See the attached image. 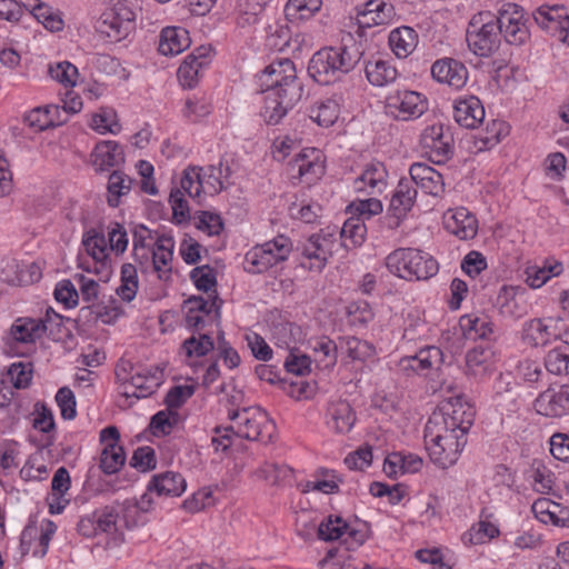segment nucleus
<instances>
[{
	"label": "nucleus",
	"instance_id": "nucleus-1",
	"mask_svg": "<svg viewBox=\"0 0 569 569\" xmlns=\"http://www.w3.org/2000/svg\"><path fill=\"white\" fill-rule=\"evenodd\" d=\"M259 81L260 92L264 94L260 114L269 126L278 124L305 96L303 81L290 59H280L267 66Z\"/></svg>",
	"mask_w": 569,
	"mask_h": 569
},
{
	"label": "nucleus",
	"instance_id": "nucleus-2",
	"mask_svg": "<svg viewBox=\"0 0 569 569\" xmlns=\"http://www.w3.org/2000/svg\"><path fill=\"white\" fill-rule=\"evenodd\" d=\"M449 422L443 413L435 410L425 427V442L431 460L441 468L452 466L467 443V438Z\"/></svg>",
	"mask_w": 569,
	"mask_h": 569
},
{
	"label": "nucleus",
	"instance_id": "nucleus-3",
	"mask_svg": "<svg viewBox=\"0 0 569 569\" xmlns=\"http://www.w3.org/2000/svg\"><path fill=\"white\" fill-rule=\"evenodd\" d=\"M361 57L357 48H323L312 56L308 72L316 82L327 86L350 72Z\"/></svg>",
	"mask_w": 569,
	"mask_h": 569
},
{
	"label": "nucleus",
	"instance_id": "nucleus-4",
	"mask_svg": "<svg viewBox=\"0 0 569 569\" xmlns=\"http://www.w3.org/2000/svg\"><path fill=\"white\" fill-rule=\"evenodd\" d=\"M389 271L406 280H427L438 272V262L427 252L413 248H399L388 254Z\"/></svg>",
	"mask_w": 569,
	"mask_h": 569
},
{
	"label": "nucleus",
	"instance_id": "nucleus-5",
	"mask_svg": "<svg viewBox=\"0 0 569 569\" xmlns=\"http://www.w3.org/2000/svg\"><path fill=\"white\" fill-rule=\"evenodd\" d=\"M141 13L142 0H116L113 8L101 16L97 29L111 41H120L136 29Z\"/></svg>",
	"mask_w": 569,
	"mask_h": 569
},
{
	"label": "nucleus",
	"instance_id": "nucleus-6",
	"mask_svg": "<svg viewBox=\"0 0 569 569\" xmlns=\"http://www.w3.org/2000/svg\"><path fill=\"white\" fill-rule=\"evenodd\" d=\"M466 39L470 50L479 57H489L500 44L499 26L489 12L475 14L467 28Z\"/></svg>",
	"mask_w": 569,
	"mask_h": 569
},
{
	"label": "nucleus",
	"instance_id": "nucleus-7",
	"mask_svg": "<svg viewBox=\"0 0 569 569\" xmlns=\"http://www.w3.org/2000/svg\"><path fill=\"white\" fill-rule=\"evenodd\" d=\"M228 417L232 421H238L237 435L251 441H264L266 437H271L274 428L267 413L258 407L231 409Z\"/></svg>",
	"mask_w": 569,
	"mask_h": 569
},
{
	"label": "nucleus",
	"instance_id": "nucleus-8",
	"mask_svg": "<svg viewBox=\"0 0 569 569\" xmlns=\"http://www.w3.org/2000/svg\"><path fill=\"white\" fill-rule=\"evenodd\" d=\"M561 321L560 317H549L547 319H531L523 325L522 340L532 346H545L551 339H566L565 332L562 333L558 325Z\"/></svg>",
	"mask_w": 569,
	"mask_h": 569
},
{
	"label": "nucleus",
	"instance_id": "nucleus-9",
	"mask_svg": "<svg viewBox=\"0 0 569 569\" xmlns=\"http://www.w3.org/2000/svg\"><path fill=\"white\" fill-rule=\"evenodd\" d=\"M416 198L417 189L411 181L406 178L400 179L388 209L387 223L390 229L400 226L402 219L413 207Z\"/></svg>",
	"mask_w": 569,
	"mask_h": 569
},
{
	"label": "nucleus",
	"instance_id": "nucleus-10",
	"mask_svg": "<svg viewBox=\"0 0 569 569\" xmlns=\"http://www.w3.org/2000/svg\"><path fill=\"white\" fill-rule=\"evenodd\" d=\"M451 140L450 137H445L441 124H432L423 130L420 144L430 161L441 164L453 153Z\"/></svg>",
	"mask_w": 569,
	"mask_h": 569
},
{
	"label": "nucleus",
	"instance_id": "nucleus-11",
	"mask_svg": "<svg viewBox=\"0 0 569 569\" xmlns=\"http://www.w3.org/2000/svg\"><path fill=\"white\" fill-rule=\"evenodd\" d=\"M437 410L447 418L449 427L460 432V437H465L473 423L475 410L461 396L449 398Z\"/></svg>",
	"mask_w": 569,
	"mask_h": 569
},
{
	"label": "nucleus",
	"instance_id": "nucleus-12",
	"mask_svg": "<svg viewBox=\"0 0 569 569\" xmlns=\"http://www.w3.org/2000/svg\"><path fill=\"white\" fill-rule=\"evenodd\" d=\"M387 108L396 119L407 121L420 117L426 110V104L420 93L405 90L389 96Z\"/></svg>",
	"mask_w": 569,
	"mask_h": 569
},
{
	"label": "nucleus",
	"instance_id": "nucleus-13",
	"mask_svg": "<svg viewBox=\"0 0 569 569\" xmlns=\"http://www.w3.org/2000/svg\"><path fill=\"white\" fill-rule=\"evenodd\" d=\"M431 74L438 82L447 83L456 89L462 88L468 79V70L465 64L452 58L437 60L431 67Z\"/></svg>",
	"mask_w": 569,
	"mask_h": 569
},
{
	"label": "nucleus",
	"instance_id": "nucleus-14",
	"mask_svg": "<svg viewBox=\"0 0 569 569\" xmlns=\"http://www.w3.org/2000/svg\"><path fill=\"white\" fill-rule=\"evenodd\" d=\"M410 181L420 187L427 194L439 196L445 190L442 174L432 167L416 162L409 169Z\"/></svg>",
	"mask_w": 569,
	"mask_h": 569
},
{
	"label": "nucleus",
	"instance_id": "nucleus-15",
	"mask_svg": "<svg viewBox=\"0 0 569 569\" xmlns=\"http://www.w3.org/2000/svg\"><path fill=\"white\" fill-rule=\"evenodd\" d=\"M91 162L99 171L109 170L124 163L122 147L112 140L100 141L91 153Z\"/></svg>",
	"mask_w": 569,
	"mask_h": 569
},
{
	"label": "nucleus",
	"instance_id": "nucleus-16",
	"mask_svg": "<svg viewBox=\"0 0 569 569\" xmlns=\"http://www.w3.org/2000/svg\"><path fill=\"white\" fill-rule=\"evenodd\" d=\"M453 118L461 127L473 129L483 121V106L475 96L458 100L455 104Z\"/></svg>",
	"mask_w": 569,
	"mask_h": 569
},
{
	"label": "nucleus",
	"instance_id": "nucleus-17",
	"mask_svg": "<svg viewBox=\"0 0 569 569\" xmlns=\"http://www.w3.org/2000/svg\"><path fill=\"white\" fill-rule=\"evenodd\" d=\"M187 488L186 479L178 472L166 471L152 477L148 485L149 492L158 496L179 497Z\"/></svg>",
	"mask_w": 569,
	"mask_h": 569
},
{
	"label": "nucleus",
	"instance_id": "nucleus-18",
	"mask_svg": "<svg viewBox=\"0 0 569 569\" xmlns=\"http://www.w3.org/2000/svg\"><path fill=\"white\" fill-rule=\"evenodd\" d=\"M539 412L546 416L560 417L569 411V383L563 385L557 392L545 391L536 400Z\"/></svg>",
	"mask_w": 569,
	"mask_h": 569
},
{
	"label": "nucleus",
	"instance_id": "nucleus-19",
	"mask_svg": "<svg viewBox=\"0 0 569 569\" xmlns=\"http://www.w3.org/2000/svg\"><path fill=\"white\" fill-rule=\"evenodd\" d=\"M328 417L329 428L337 433L349 432L356 422V413L346 400L331 402L328 407Z\"/></svg>",
	"mask_w": 569,
	"mask_h": 569
},
{
	"label": "nucleus",
	"instance_id": "nucleus-20",
	"mask_svg": "<svg viewBox=\"0 0 569 569\" xmlns=\"http://www.w3.org/2000/svg\"><path fill=\"white\" fill-rule=\"evenodd\" d=\"M190 46L189 32L183 28L168 27L160 33L158 50L163 56L181 53Z\"/></svg>",
	"mask_w": 569,
	"mask_h": 569
},
{
	"label": "nucleus",
	"instance_id": "nucleus-21",
	"mask_svg": "<svg viewBox=\"0 0 569 569\" xmlns=\"http://www.w3.org/2000/svg\"><path fill=\"white\" fill-rule=\"evenodd\" d=\"M292 170H297L300 177L310 176L311 180L319 179L325 172V166L320 160V151L317 149L299 152L290 162Z\"/></svg>",
	"mask_w": 569,
	"mask_h": 569
},
{
	"label": "nucleus",
	"instance_id": "nucleus-22",
	"mask_svg": "<svg viewBox=\"0 0 569 569\" xmlns=\"http://www.w3.org/2000/svg\"><path fill=\"white\" fill-rule=\"evenodd\" d=\"M519 17L511 16L507 10L500 12V16L496 19L497 26H499V34L503 33L505 39L510 44L520 46L529 38V31L523 23L520 22Z\"/></svg>",
	"mask_w": 569,
	"mask_h": 569
},
{
	"label": "nucleus",
	"instance_id": "nucleus-23",
	"mask_svg": "<svg viewBox=\"0 0 569 569\" xmlns=\"http://www.w3.org/2000/svg\"><path fill=\"white\" fill-rule=\"evenodd\" d=\"M34 262L22 269L16 259H0V280L12 286H29L33 283V272L31 268Z\"/></svg>",
	"mask_w": 569,
	"mask_h": 569
},
{
	"label": "nucleus",
	"instance_id": "nucleus-24",
	"mask_svg": "<svg viewBox=\"0 0 569 569\" xmlns=\"http://www.w3.org/2000/svg\"><path fill=\"white\" fill-rule=\"evenodd\" d=\"M448 230L461 240H469L478 232V222L467 209L459 208L447 222Z\"/></svg>",
	"mask_w": 569,
	"mask_h": 569
},
{
	"label": "nucleus",
	"instance_id": "nucleus-25",
	"mask_svg": "<svg viewBox=\"0 0 569 569\" xmlns=\"http://www.w3.org/2000/svg\"><path fill=\"white\" fill-rule=\"evenodd\" d=\"M497 303L502 316L521 318L527 313L523 297L513 287L503 286L498 293Z\"/></svg>",
	"mask_w": 569,
	"mask_h": 569
},
{
	"label": "nucleus",
	"instance_id": "nucleus-26",
	"mask_svg": "<svg viewBox=\"0 0 569 569\" xmlns=\"http://www.w3.org/2000/svg\"><path fill=\"white\" fill-rule=\"evenodd\" d=\"M223 300L219 297L217 290L208 295V298L202 296H191L183 301L182 309L188 310V313L200 312L210 315L214 312L216 320L221 318V308Z\"/></svg>",
	"mask_w": 569,
	"mask_h": 569
},
{
	"label": "nucleus",
	"instance_id": "nucleus-27",
	"mask_svg": "<svg viewBox=\"0 0 569 569\" xmlns=\"http://www.w3.org/2000/svg\"><path fill=\"white\" fill-rule=\"evenodd\" d=\"M316 529L319 539L325 541H335L342 537L346 530L349 529V526L341 517L330 515L321 521L318 527L312 525L311 531L305 533L299 530V535L307 539L311 537L312 531Z\"/></svg>",
	"mask_w": 569,
	"mask_h": 569
},
{
	"label": "nucleus",
	"instance_id": "nucleus-28",
	"mask_svg": "<svg viewBox=\"0 0 569 569\" xmlns=\"http://www.w3.org/2000/svg\"><path fill=\"white\" fill-rule=\"evenodd\" d=\"M366 77L372 86L383 87L397 79V69L382 59L368 61L365 64Z\"/></svg>",
	"mask_w": 569,
	"mask_h": 569
},
{
	"label": "nucleus",
	"instance_id": "nucleus-29",
	"mask_svg": "<svg viewBox=\"0 0 569 569\" xmlns=\"http://www.w3.org/2000/svg\"><path fill=\"white\" fill-rule=\"evenodd\" d=\"M274 264H277V259L263 243L253 247L244 257V270L250 273H262Z\"/></svg>",
	"mask_w": 569,
	"mask_h": 569
},
{
	"label": "nucleus",
	"instance_id": "nucleus-30",
	"mask_svg": "<svg viewBox=\"0 0 569 569\" xmlns=\"http://www.w3.org/2000/svg\"><path fill=\"white\" fill-rule=\"evenodd\" d=\"M367 232V227L363 218L350 217L343 223L340 229V242L346 249L355 248L360 246Z\"/></svg>",
	"mask_w": 569,
	"mask_h": 569
},
{
	"label": "nucleus",
	"instance_id": "nucleus-31",
	"mask_svg": "<svg viewBox=\"0 0 569 569\" xmlns=\"http://www.w3.org/2000/svg\"><path fill=\"white\" fill-rule=\"evenodd\" d=\"M409 366L416 371L439 369L443 363V353L440 348L429 346L421 349L418 353L406 359Z\"/></svg>",
	"mask_w": 569,
	"mask_h": 569
},
{
	"label": "nucleus",
	"instance_id": "nucleus-32",
	"mask_svg": "<svg viewBox=\"0 0 569 569\" xmlns=\"http://www.w3.org/2000/svg\"><path fill=\"white\" fill-rule=\"evenodd\" d=\"M416 37L415 30L410 27L397 28L389 34L390 48L397 57L406 58L416 47Z\"/></svg>",
	"mask_w": 569,
	"mask_h": 569
},
{
	"label": "nucleus",
	"instance_id": "nucleus-33",
	"mask_svg": "<svg viewBox=\"0 0 569 569\" xmlns=\"http://www.w3.org/2000/svg\"><path fill=\"white\" fill-rule=\"evenodd\" d=\"M113 306L92 303L80 309V316L88 322L101 320L103 323H112L121 313V308L114 299H111Z\"/></svg>",
	"mask_w": 569,
	"mask_h": 569
},
{
	"label": "nucleus",
	"instance_id": "nucleus-34",
	"mask_svg": "<svg viewBox=\"0 0 569 569\" xmlns=\"http://www.w3.org/2000/svg\"><path fill=\"white\" fill-rule=\"evenodd\" d=\"M126 462V453L121 446L109 442L102 450L99 468L106 475H113L120 470Z\"/></svg>",
	"mask_w": 569,
	"mask_h": 569
},
{
	"label": "nucleus",
	"instance_id": "nucleus-35",
	"mask_svg": "<svg viewBox=\"0 0 569 569\" xmlns=\"http://www.w3.org/2000/svg\"><path fill=\"white\" fill-rule=\"evenodd\" d=\"M563 271L562 263L559 261H555L550 263L546 261L542 267H529L526 270V282L531 288H540L543 286L551 277H557Z\"/></svg>",
	"mask_w": 569,
	"mask_h": 569
},
{
	"label": "nucleus",
	"instance_id": "nucleus-36",
	"mask_svg": "<svg viewBox=\"0 0 569 569\" xmlns=\"http://www.w3.org/2000/svg\"><path fill=\"white\" fill-rule=\"evenodd\" d=\"M322 0H289L284 14L291 22L311 18L321 8Z\"/></svg>",
	"mask_w": 569,
	"mask_h": 569
},
{
	"label": "nucleus",
	"instance_id": "nucleus-37",
	"mask_svg": "<svg viewBox=\"0 0 569 569\" xmlns=\"http://www.w3.org/2000/svg\"><path fill=\"white\" fill-rule=\"evenodd\" d=\"M174 241L172 237L161 234L157 238L153 249L151 250L152 266L158 272L167 267L173 256Z\"/></svg>",
	"mask_w": 569,
	"mask_h": 569
},
{
	"label": "nucleus",
	"instance_id": "nucleus-38",
	"mask_svg": "<svg viewBox=\"0 0 569 569\" xmlns=\"http://www.w3.org/2000/svg\"><path fill=\"white\" fill-rule=\"evenodd\" d=\"M387 170L381 162L369 163L362 174L356 180L358 189L362 187L360 183L368 184L371 193L381 191L386 186Z\"/></svg>",
	"mask_w": 569,
	"mask_h": 569
},
{
	"label": "nucleus",
	"instance_id": "nucleus-39",
	"mask_svg": "<svg viewBox=\"0 0 569 569\" xmlns=\"http://www.w3.org/2000/svg\"><path fill=\"white\" fill-rule=\"evenodd\" d=\"M82 243L87 252L97 261L104 264L108 257V246L106 237L96 229H90L83 234Z\"/></svg>",
	"mask_w": 569,
	"mask_h": 569
},
{
	"label": "nucleus",
	"instance_id": "nucleus-40",
	"mask_svg": "<svg viewBox=\"0 0 569 569\" xmlns=\"http://www.w3.org/2000/svg\"><path fill=\"white\" fill-rule=\"evenodd\" d=\"M62 12L58 8H53L48 3L38 0V23L50 32H59L64 28Z\"/></svg>",
	"mask_w": 569,
	"mask_h": 569
},
{
	"label": "nucleus",
	"instance_id": "nucleus-41",
	"mask_svg": "<svg viewBox=\"0 0 569 569\" xmlns=\"http://www.w3.org/2000/svg\"><path fill=\"white\" fill-rule=\"evenodd\" d=\"M56 429V423L53 419V415L50 409L46 407V405H41L38 407V430L44 435L43 439H38V450L41 451L48 449L54 441L53 431Z\"/></svg>",
	"mask_w": 569,
	"mask_h": 569
},
{
	"label": "nucleus",
	"instance_id": "nucleus-42",
	"mask_svg": "<svg viewBox=\"0 0 569 569\" xmlns=\"http://www.w3.org/2000/svg\"><path fill=\"white\" fill-rule=\"evenodd\" d=\"M121 507L122 505L106 506L93 512L99 532L111 533L119 530Z\"/></svg>",
	"mask_w": 569,
	"mask_h": 569
},
{
	"label": "nucleus",
	"instance_id": "nucleus-43",
	"mask_svg": "<svg viewBox=\"0 0 569 569\" xmlns=\"http://www.w3.org/2000/svg\"><path fill=\"white\" fill-rule=\"evenodd\" d=\"M8 376L14 388H27L32 380L33 363L29 358L13 362L8 368Z\"/></svg>",
	"mask_w": 569,
	"mask_h": 569
},
{
	"label": "nucleus",
	"instance_id": "nucleus-44",
	"mask_svg": "<svg viewBox=\"0 0 569 569\" xmlns=\"http://www.w3.org/2000/svg\"><path fill=\"white\" fill-rule=\"evenodd\" d=\"M132 180L124 174L122 171L114 170L108 180V191L110 196L108 197V203L111 207H117L119 204V198L122 194H126L131 189Z\"/></svg>",
	"mask_w": 569,
	"mask_h": 569
},
{
	"label": "nucleus",
	"instance_id": "nucleus-45",
	"mask_svg": "<svg viewBox=\"0 0 569 569\" xmlns=\"http://www.w3.org/2000/svg\"><path fill=\"white\" fill-rule=\"evenodd\" d=\"M69 116L59 106L38 107V131L62 126L68 121Z\"/></svg>",
	"mask_w": 569,
	"mask_h": 569
},
{
	"label": "nucleus",
	"instance_id": "nucleus-46",
	"mask_svg": "<svg viewBox=\"0 0 569 569\" xmlns=\"http://www.w3.org/2000/svg\"><path fill=\"white\" fill-rule=\"evenodd\" d=\"M182 349L188 358L203 357L214 349V342L207 333L193 335L183 341Z\"/></svg>",
	"mask_w": 569,
	"mask_h": 569
},
{
	"label": "nucleus",
	"instance_id": "nucleus-47",
	"mask_svg": "<svg viewBox=\"0 0 569 569\" xmlns=\"http://www.w3.org/2000/svg\"><path fill=\"white\" fill-rule=\"evenodd\" d=\"M461 327L467 331L468 336L473 339H490L493 335L492 323L479 317H462Z\"/></svg>",
	"mask_w": 569,
	"mask_h": 569
},
{
	"label": "nucleus",
	"instance_id": "nucleus-48",
	"mask_svg": "<svg viewBox=\"0 0 569 569\" xmlns=\"http://www.w3.org/2000/svg\"><path fill=\"white\" fill-rule=\"evenodd\" d=\"M190 279L194 283L196 288L206 293H211L217 290V277L216 270L209 264L196 267L190 272Z\"/></svg>",
	"mask_w": 569,
	"mask_h": 569
},
{
	"label": "nucleus",
	"instance_id": "nucleus-49",
	"mask_svg": "<svg viewBox=\"0 0 569 569\" xmlns=\"http://www.w3.org/2000/svg\"><path fill=\"white\" fill-rule=\"evenodd\" d=\"M565 16L568 14L565 12L562 4H542L533 12L535 21L542 29H549L551 22H557L560 27V21H563Z\"/></svg>",
	"mask_w": 569,
	"mask_h": 569
},
{
	"label": "nucleus",
	"instance_id": "nucleus-50",
	"mask_svg": "<svg viewBox=\"0 0 569 569\" xmlns=\"http://www.w3.org/2000/svg\"><path fill=\"white\" fill-rule=\"evenodd\" d=\"M338 110L339 107L336 101H321L310 109V118L321 127H329L337 120Z\"/></svg>",
	"mask_w": 569,
	"mask_h": 569
},
{
	"label": "nucleus",
	"instance_id": "nucleus-51",
	"mask_svg": "<svg viewBox=\"0 0 569 569\" xmlns=\"http://www.w3.org/2000/svg\"><path fill=\"white\" fill-rule=\"evenodd\" d=\"M339 347L345 349L352 360L363 361L373 353L372 347L367 341L356 337L339 338Z\"/></svg>",
	"mask_w": 569,
	"mask_h": 569
},
{
	"label": "nucleus",
	"instance_id": "nucleus-52",
	"mask_svg": "<svg viewBox=\"0 0 569 569\" xmlns=\"http://www.w3.org/2000/svg\"><path fill=\"white\" fill-rule=\"evenodd\" d=\"M10 333L16 347H18L19 345H32L34 342L36 335V320L31 318L17 319L11 327Z\"/></svg>",
	"mask_w": 569,
	"mask_h": 569
},
{
	"label": "nucleus",
	"instance_id": "nucleus-53",
	"mask_svg": "<svg viewBox=\"0 0 569 569\" xmlns=\"http://www.w3.org/2000/svg\"><path fill=\"white\" fill-rule=\"evenodd\" d=\"M313 351L316 353V361L323 368H331L336 365L338 345L335 341L322 338L316 342Z\"/></svg>",
	"mask_w": 569,
	"mask_h": 569
},
{
	"label": "nucleus",
	"instance_id": "nucleus-54",
	"mask_svg": "<svg viewBox=\"0 0 569 569\" xmlns=\"http://www.w3.org/2000/svg\"><path fill=\"white\" fill-rule=\"evenodd\" d=\"M545 368L552 375H569V353L561 348L550 350L545 358Z\"/></svg>",
	"mask_w": 569,
	"mask_h": 569
},
{
	"label": "nucleus",
	"instance_id": "nucleus-55",
	"mask_svg": "<svg viewBox=\"0 0 569 569\" xmlns=\"http://www.w3.org/2000/svg\"><path fill=\"white\" fill-rule=\"evenodd\" d=\"M489 357L490 353L482 347H476L469 350L466 355V373L473 377L485 373V365Z\"/></svg>",
	"mask_w": 569,
	"mask_h": 569
},
{
	"label": "nucleus",
	"instance_id": "nucleus-56",
	"mask_svg": "<svg viewBox=\"0 0 569 569\" xmlns=\"http://www.w3.org/2000/svg\"><path fill=\"white\" fill-rule=\"evenodd\" d=\"M48 74L51 79L64 84L66 87L76 84L79 74L77 67L68 61L58 62L56 66L48 64Z\"/></svg>",
	"mask_w": 569,
	"mask_h": 569
},
{
	"label": "nucleus",
	"instance_id": "nucleus-57",
	"mask_svg": "<svg viewBox=\"0 0 569 569\" xmlns=\"http://www.w3.org/2000/svg\"><path fill=\"white\" fill-rule=\"evenodd\" d=\"M499 535V529L496 525L489 521H480L476 527H472L468 533L463 536V540L471 545H480L490 540Z\"/></svg>",
	"mask_w": 569,
	"mask_h": 569
},
{
	"label": "nucleus",
	"instance_id": "nucleus-58",
	"mask_svg": "<svg viewBox=\"0 0 569 569\" xmlns=\"http://www.w3.org/2000/svg\"><path fill=\"white\" fill-rule=\"evenodd\" d=\"M62 318L51 308H47L46 318L38 319V340L42 336L52 337V341L57 342L59 338L56 336L60 332Z\"/></svg>",
	"mask_w": 569,
	"mask_h": 569
},
{
	"label": "nucleus",
	"instance_id": "nucleus-59",
	"mask_svg": "<svg viewBox=\"0 0 569 569\" xmlns=\"http://www.w3.org/2000/svg\"><path fill=\"white\" fill-rule=\"evenodd\" d=\"M318 236H310L307 243L303 244L302 254L309 259H316L319 261V268L326 264L328 258L332 254L331 248L327 247V243L318 242Z\"/></svg>",
	"mask_w": 569,
	"mask_h": 569
},
{
	"label": "nucleus",
	"instance_id": "nucleus-60",
	"mask_svg": "<svg viewBox=\"0 0 569 569\" xmlns=\"http://www.w3.org/2000/svg\"><path fill=\"white\" fill-rule=\"evenodd\" d=\"M395 14L393 6L380 8L370 13H358V23L361 28H371L376 26L387 24L391 21Z\"/></svg>",
	"mask_w": 569,
	"mask_h": 569
},
{
	"label": "nucleus",
	"instance_id": "nucleus-61",
	"mask_svg": "<svg viewBox=\"0 0 569 569\" xmlns=\"http://www.w3.org/2000/svg\"><path fill=\"white\" fill-rule=\"evenodd\" d=\"M201 170L199 167H188L181 178L182 190L193 199L199 198L202 192Z\"/></svg>",
	"mask_w": 569,
	"mask_h": 569
},
{
	"label": "nucleus",
	"instance_id": "nucleus-62",
	"mask_svg": "<svg viewBox=\"0 0 569 569\" xmlns=\"http://www.w3.org/2000/svg\"><path fill=\"white\" fill-rule=\"evenodd\" d=\"M156 465L154 450L148 446L137 448L130 459V466L141 472L154 469Z\"/></svg>",
	"mask_w": 569,
	"mask_h": 569
},
{
	"label": "nucleus",
	"instance_id": "nucleus-63",
	"mask_svg": "<svg viewBox=\"0 0 569 569\" xmlns=\"http://www.w3.org/2000/svg\"><path fill=\"white\" fill-rule=\"evenodd\" d=\"M56 401L60 408L61 417L66 420H72L77 416L76 397L72 390L68 387H61L57 395Z\"/></svg>",
	"mask_w": 569,
	"mask_h": 569
},
{
	"label": "nucleus",
	"instance_id": "nucleus-64",
	"mask_svg": "<svg viewBox=\"0 0 569 569\" xmlns=\"http://www.w3.org/2000/svg\"><path fill=\"white\" fill-rule=\"evenodd\" d=\"M169 202L172 208L173 218L177 222L181 223L190 220L189 206L184 198L183 191L180 189H172L170 192Z\"/></svg>",
	"mask_w": 569,
	"mask_h": 569
}]
</instances>
